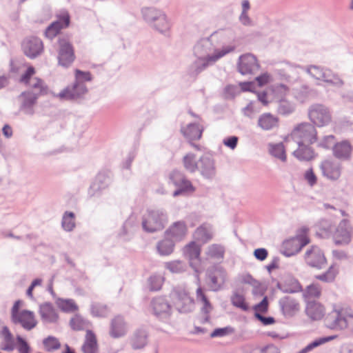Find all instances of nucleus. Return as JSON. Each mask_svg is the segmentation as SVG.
Instances as JSON below:
<instances>
[{
  "label": "nucleus",
  "instance_id": "obj_1",
  "mask_svg": "<svg viewBox=\"0 0 353 353\" xmlns=\"http://www.w3.org/2000/svg\"><path fill=\"white\" fill-rule=\"evenodd\" d=\"M290 138L298 145L293 152V155L302 161H309L314 159V151L311 145L318 140L315 126L307 122H303L296 125L291 132Z\"/></svg>",
  "mask_w": 353,
  "mask_h": 353
},
{
  "label": "nucleus",
  "instance_id": "obj_2",
  "mask_svg": "<svg viewBox=\"0 0 353 353\" xmlns=\"http://www.w3.org/2000/svg\"><path fill=\"white\" fill-rule=\"evenodd\" d=\"M168 223L166 211L162 208L148 209L142 216L143 230L148 233L163 230Z\"/></svg>",
  "mask_w": 353,
  "mask_h": 353
},
{
  "label": "nucleus",
  "instance_id": "obj_3",
  "mask_svg": "<svg viewBox=\"0 0 353 353\" xmlns=\"http://www.w3.org/2000/svg\"><path fill=\"white\" fill-rule=\"evenodd\" d=\"M308 117L312 124L319 128L327 125L332 120L330 109L321 103H314L309 107Z\"/></svg>",
  "mask_w": 353,
  "mask_h": 353
},
{
  "label": "nucleus",
  "instance_id": "obj_4",
  "mask_svg": "<svg viewBox=\"0 0 353 353\" xmlns=\"http://www.w3.org/2000/svg\"><path fill=\"white\" fill-rule=\"evenodd\" d=\"M234 46H223L221 49H214L213 44L209 39H204L198 42L194 48L195 57H201L205 59L212 57L217 54L225 52V55L234 50Z\"/></svg>",
  "mask_w": 353,
  "mask_h": 353
},
{
  "label": "nucleus",
  "instance_id": "obj_5",
  "mask_svg": "<svg viewBox=\"0 0 353 353\" xmlns=\"http://www.w3.org/2000/svg\"><path fill=\"white\" fill-rule=\"evenodd\" d=\"M152 314L160 321L168 322L172 316V308L164 296H157L150 303Z\"/></svg>",
  "mask_w": 353,
  "mask_h": 353
},
{
  "label": "nucleus",
  "instance_id": "obj_6",
  "mask_svg": "<svg viewBox=\"0 0 353 353\" xmlns=\"http://www.w3.org/2000/svg\"><path fill=\"white\" fill-rule=\"evenodd\" d=\"M169 181L176 188V190L174 191L172 194L174 197H176L187 192H192L194 190L192 183L186 178L183 172L179 170H173L170 174Z\"/></svg>",
  "mask_w": 353,
  "mask_h": 353
},
{
  "label": "nucleus",
  "instance_id": "obj_7",
  "mask_svg": "<svg viewBox=\"0 0 353 353\" xmlns=\"http://www.w3.org/2000/svg\"><path fill=\"white\" fill-rule=\"evenodd\" d=\"M227 278L225 270L219 266L213 267L207 272V285L210 290L218 292L223 288Z\"/></svg>",
  "mask_w": 353,
  "mask_h": 353
},
{
  "label": "nucleus",
  "instance_id": "obj_8",
  "mask_svg": "<svg viewBox=\"0 0 353 353\" xmlns=\"http://www.w3.org/2000/svg\"><path fill=\"white\" fill-rule=\"evenodd\" d=\"M174 306L179 312H190L194 308V300L181 288H176L172 293Z\"/></svg>",
  "mask_w": 353,
  "mask_h": 353
},
{
  "label": "nucleus",
  "instance_id": "obj_9",
  "mask_svg": "<svg viewBox=\"0 0 353 353\" xmlns=\"http://www.w3.org/2000/svg\"><path fill=\"white\" fill-rule=\"evenodd\" d=\"M236 67L238 72L242 75H249L256 72L259 70L260 65L254 54L246 53L239 57Z\"/></svg>",
  "mask_w": 353,
  "mask_h": 353
},
{
  "label": "nucleus",
  "instance_id": "obj_10",
  "mask_svg": "<svg viewBox=\"0 0 353 353\" xmlns=\"http://www.w3.org/2000/svg\"><path fill=\"white\" fill-rule=\"evenodd\" d=\"M323 177L331 181L339 180L342 174V164L334 159H325L319 165Z\"/></svg>",
  "mask_w": 353,
  "mask_h": 353
},
{
  "label": "nucleus",
  "instance_id": "obj_11",
  "mask_svg": "<svg viewBox=\"0 0 353 353\" xmlns=\"http://www.w3.org/2000/svg\"><path fill=\"white\" fill-rule=\"evenodd\" d=\"M278 304L280 312L285 319L294 317L301 310L299 300L289 295L280 298Z\"/></svg>",
  "mask_w": 353,
  "mask_h": 353
},
{
  "label": "nucleus",
  "instance_id": "obj_12",
  "mask_svg": "<svg viewBox=\"0 0 353 353\" xmlns=\"http://www.w3.org/2000/svg\"><path fill=\"white\" fill-rule=\"evenodd\" d=\"M225 55V52L217 54L209 57L208 59L201 57H196V59L192 63L188 68V74L191 77H196L209 66L214 65L219 59Z\"/></svg>",
  "mask_w": 353,
  "mask_h": 353
},
{
  "label": "nucleus",
  "instance_id": "obj_13",
  "mask_svg": "<svg viewBox=\"0 0 353 353\" xmlns=\"http://www.w3.org/2000/svg\"><path fill=\"white\" fill-rule=\"evenodd\" d=\"M58 63L59 65L68 68L74 61L75 56L72 44L66 39H59L58 50Z\"/></svg>",
  "mask_w": 353,
  "mask_h": 353
},
{
  "label": "nucleus",
  "instance_id": "obj_14",
  "mask_svg": "<svg viewBox=\"0 0 353 353\" xmlns=\"http://www.w3.org/2000/svg\"><path fill=\"white\" fill-rule=\"evenodd\" d=\"M347 310L334 309L330 312L325 319V325L331 330H343L346 329L345 323Z\"/></svg>",
  "mask_w": 353,
  "mask_h": 353
},
{
  "label": "nucleus",
  "instance_id": "obj_15",
  "mask_svg": "<svg viewBox=\"0 0 353 353\" xmlns=\"http://www.w3.org/2000/svg\"><path fill=\"white\" fill-rule=\"evenodd\" d=\"M206 179L212 180L216 174V167L214 157L211 154H203L199 157L198 170Z\"/></svg>",
  "mask_w": 353,
  "mask_h": 353
},
{
  "label": "nucleus",
  "instance_id": "obj_16",
  "mask_svg": "<svg viewBox=\"0 0 353 353\" xmlns=\"http://www.w3.org/2000/svg\"><path fill=\"white\" fill-rule=\"evenodd\" d=\"M87 92L88 88L85 84L74 81L72 85H68L60 92L57 97L61 100L77 101L83 99Z\"/></svg>",
  "mask_w": 353,
  "mask_h": 353
},
{
  "label": "nucleus",
  "instance_id": "obj_17",
  "mask_svg": "<svg viewBox=\"0 0 353 353\" xmlns=\"http://www.w3.org/2000/svg\"><path fill=\"white\" fill-rule=\"evenodd\" d=\"M307 264L316 269H322L326 265L324 253L318 246H312L305 254Z\"/></svg>",
  "mask_w": 353,
  "mask_h": 353
},
{
  "label": "nucleus",
  "instance_id": "obj_18",
  "mask_svg": "<svg viewBox=\"0 0 353 353\" xmlns=\"http://www.w3.org/2000/svg\"><path fill=\"white\" fill-rule=\"evenodd\" d=\"M11 321L14 324L21 325L28 331L32 330L37 325L34 313L28 310H21L20 313L11 318Z\"/></svg>",
  "mask_w": 353,
  "mask_h": 353
},
{
  "label": "nucleus",
  "instance_id": "obj_19",
  "mask_svg": "<svg viewBox=\"0 0 353 353\" xmlns=\"http://www.w3.org/2000/svg\"><path fill=\"white\" fill-rule=\"evenodd\" d=\"M24 54L30 59L39 56L43 50V42L36 37L26 39L22 43Z\"/></svg>",
  "mask_w": 353,
  "mask_h": 353
},
{
  "label": "nucleus",
  "instance_id": "obj_20",
  "mask_svg": "<svg viewBox=\"0 0 353 353\" xmlns=\"http://www.w3.org/2000/svg\"><path fill=\"white\" fill-rule=\"evenodd\" d=\"M38 97V94L33 91L23 92L19 97L21 101L20 110L26 114L32 115Z\"/></svg>",
  "mask_w": 353,
  "mask_h": 353
},
{
  "label": "nucleus",
  "instance_id": "obj_21",
  "mask_svg": "<svg viewBox=\"0 0 353 353\" xmlns=\"http://www.w3.org/2000/svg\"><path fill=\"white\" fill-rule=\"evenodd\" d=\"M187 225L184 221L173 223L164 232L165 236L173 240L175 243L182 241L186 236Z\"/></svg>",
  "mask_w": 353,
  "mask_h": 353
},
{
  "label": "nucleus",
  "instance_id": "obj_22",
  "mask_svg": "<svg viewBox=\"0 0 353 353\" xmlns=\"http://www.w3.org/2000/svg\"><path fill=\"white\" fill-rule=\"evenodd\" d=\"M39 314L43 323H56L59 318L57 310L50 302L39 305Z\"/></svg>",
  "mask_w": 353,
  "mask_h": 353
},
{
  "label": "nucleus",
  "instance_id": "obj_23",
  "mask_svg": "<svg viewBox=\"0 0 353 353\" xmlns=\"http://www.w3.org/2000/svg\"><path fill=\"white\" fill-rule=\"evenodd\" d=\"M352 146L349 141L344 140L336 143L332 147L334 157L341 161H348L351 159Z\"/></svg>",
  "mask_w": 353,
  "mask_h": 353
},
{
  "label": "nucleus",
  "instance_id": "obj_24",
  "mask_svg": "<svg viewBox=\"0 0 353 353\" xmlns=\"http://www.w3.org/2000/svg\"><path fill=\"white\" fill-rule=\"evenodd\" d=\"M70 23V16L68 13L63 14L59 19L52 22L46 30V37L50 39L54 38L61 29L68 26Z\"/></svg>",
  "mask_w": 353,
  "mask_h": 353
},
{
  "label": "nucleus",
  "instance_id": "obj_25",
  "mask_svg": "<svg viewBox=\"0 0 353 353\" xmlns=\"http://www.w3.org/2000/svg\"><path fill=\"white\" fill-rule=\"evenodd\" d=\"M334 241L336 244H347L350 242V226L347 219L342 220L339 224L336 230Z\"/></svg>",
  "mask_w": 353,
  "mask_h": 353
},
{
  "label": "nucleus",
  "instance_id": "obj_26",
  "mask_svg": "<svg viewBox=\"0 0 353 353\" xmlns=\"http://www.w3.org/2000/svg\"><path fill=\"white\" fill-rule=\"evenodd\" d=\"M277 288L284 293H296L302 290L299 281L291 275H286L282 281L277 283Z\"/></svg>",
  "mask_w": 353,
  "mask_h": 353
},
{
  "label": "nucleus",
  "instance_id": "obj_27",
  "mask_svg": "<svg viewBox=\"0 0 353 353\" xmlns=\"http://www.w3.org/2000/svg\"><path fill=\"white\" fill-rule=\"evenodd\" d=\"M127 325L121 316H117L112 319L110 323V335L114 339H118L126 334Z\"/></svg>",
  "mask_w": 353,
  "mask_h": 353
},
{
  "label": "nucleus",
  "instance_id": "obj_28",
  "mask_svg": "<svg viewBox=\"0 0 353 353\" xmlns=\"http://www.w3.org/2000/svg\"><path fill=\"white\" fill-rule=\"evenodd\" d=\"M109 179L103 174H99L91 184L88 194L90 196H99L108 186Z\"/></svg>",
  "mask_w": 353,
  "mask_h": 353
},
{
  "label": "nucleus",
  "instance_id": "obj_29",
  "mask_svg": "<svg viewBox=\"0 0 353 353\" xmlns=\"http://www.w3.org/2000/svg\"><path fill=\"white\" fill-rule=\"evenodd\" d=\"M183 252L189 259L190 266L196 271V265L199 263L200 247L195 242H191L184 248Z\"/></svg>",
  "mask_w": 353,
  "mask_h": 353
},
{
  "label": "nucleus",
  "instance_id": "obj_30",
  "mask_svg": "<svg viewBox=\"0 0 353 353\" xmlns=\"http://www.w3.org/2000/svg\"><path fill=\"white\" fill-rule=\"evenodd\" d=\"M198 288L196 291V299L198 302H201L203 304L201 307V312L205 315V321H208V314L212 310V306L206 296L203 289L201 288L200 285V280L198 279L197 280Z\"/></svg>",
  "mask_w": 353,
  "mask_h": 353
},
{
  "label": "nucleus",
  "instance_id": "obj_31",
  "mask_svg": "<svg viewBox=\"0 0 353 353\" xmlns=\"http://www.w3.org/2000/svg\"><path fill=\"white\" fill-rule=\"evenodd\" d=\"M130 343L134 350L143 348L148 343V332L143 328L136 330L130 338Z\"/></svg>",
  "mask_w": 353,
  "mask_h": 353
},
{
  "label": "nucleus",
  "instance_id": "obj_32",
  "mask_svg": "<svg viewBox=\"0 0 353 353\" xmlns=\"http://www.w3.org/2000/svg\"><path fill=\"white\" fill-rule=\"evenodd\" d=\"M257 125L263 130L269 131L279 126V119L270 113H263L259 116Z\"/></svg>",
  "mask_w": 353,
  "mask_h": 353
},
{
  "label": "nucleus",
  "instance_id": "obj_33",
  "mask_svg": "<svg viewBox=\"0 0 353 353\" xmlns=\"http://www.w3.org/2000/svg\"><path fill=\"white\" fill-rule=\"evenodd\" d=\"M203 128L198 123H190L186 127L181 128V132L190 141L199 140L202 137Z\"/></svg>",
  "mask_w": 353,
  "mask_h": 353
},
{
  "label": "nucleus",
  "instance_id": "obj_34",
  "mask_svg": "<svg viewBox=\"0 0 353 353\" xmlns=\"http://www.w3.org/2000/svg\"><path fill=\"white\" fill-rule=\"evenodd\" d=\"M306 314L312 320L321 319L325 314L324 307L314 301H307L305 308Z\"/></svg>",
  "mask_w": 353,
  "mask_h": 353
},
{
  "label": "nucleus",
  "instance_id": "obj_35",
  "mask_svg": "<svg viewBox=\"0 0 353 353\" xmlns=\"http://www.w3.org/2000/svg\"><path fill=\"white\" fill-rule=\"evenodd\" d=\"M83 353H97L98 344L97 337L92 330H87L84 343L81 347Z\"/></svg>",
  "mask_w": 353,
  "mask_h": 353
},
{
  "label": "nucleus",
  "instance_id": "obj_36",
  "mask_svg": "<svg viewBox=\"0 0 353 353\" xmlns=\"http://www.w3.org/2000/svg\"><path fill=\"white\" fill-rule=\"evenodd\" d=\"M293 94L297 101L303 103L314 98L316 95V92L314 90L306 85H303L295 89Z\"/></svg>",
  "mask_w": 353,
  "mask_h": 353
},
{
  "label": "nucleus",
  "instance_id": "obj_37",
  "mask_svg": "<svg viewBox=\"0 0 353 353\" xmlns=\"http://www.w3.org/2000/svg\"><path fill=\"white\" fill-rule=\"evenodd\" d=\"M175 243L173 240L165 236L163 239L157 242V252L160 256H169L174 252Z\"/></svg>",
  "mask_w": 353,
  "mask_h": 353
},
{
  "label": "nucleus",
  "instance_id": "obj_38",
  "mask_svg": "<svg viewBox=\"0 0 353 353\" xmlns=\"http://www.w3.org/2000/svg\"><path fill=\"white\" fill-rule=\"evenodd\" d=\"M321 81L337 88H341L344 84L343 81L336 73L325 67L323 70Z\"/></svg>",
  "mask_w": 353,
  "mask_h": 353
},
{
  "label": "nucleus",
  "instance_id": "obj_39",
  "mask_svg": "<svg viewBox=\"0 0 353 353\" xmlns=\"http://www.w3.org/2000/svg\"><path fill=\"white\" fill-rule=\"evenodd\" d=\"M199 158L197 159L196 156L188 152L185 154L182 159V163L184 169L189 173L193 174L198 170Z\"/></svg>",
  "mask_w": 353,
  "mask_h": 353
},
{
  "label": "nucleus",
  "instance_id": "obj_40",
  "mask_svg": "<svg viewBox=\"0 0 353 353\" xmlns=\"http://www.w3.org/2000/svg\"><path fill=\"white\" fill-rule=\"evenodd\" d=\"M230 301L232 304L236 307L240 308L243 311L249 310V306L245 302V295L239 289L234 290L232 292Z\"/></svg>",
  "mask_w": 353,
  "mask_h": 353
},
{
  "label": "nucleus",
  "instance_id": "obj_41",
  "mask_svg": "<svg viewBox=\"0 0 353 353\" xmlns=\"http://www.w3.org/2000/svg\"><path fill=\"white\" fill-rule=\"evenodd\" d=\"M194 237L198 241L208 242L212 238L211 227L205 225H201L195 230Z\"/></svg>",
  "mask_w": 353,
  "mask_h": 353
},
{
  "label": "nucleus",
  "instance_id": "obj_42",
  "mask_svg": "<svg viewBox=\"0 0 353 353\" xmlns=\"http://www.w3.org/2000/svg\"><path fill=\"white\" fill-rule=\"evenodd\" d=\"M141 13L143 19L148 23H154L158 19L160 16H162L161 19L164 21L163 12L154 8H145L141 10Z\"/></svg>",
  "mask_w": 353,
  "mask_h": 353
},
{
  "label": "nucleus",
  "instance_id": "obj_43",
  "mask_svg": "<svg viewBox=\"0 0 353 353\" xmlns=\"http://www.w3.org/2000/svg\"><path fill=\"white\" fill-rule=\"evenodd\" d=\"M294 67L288 62L279 63L274 69V72L281 79L290 81V73L293 71Z\"/></svg>",
  "mask_w": 353,
  "mask_h": 353
},
{
  "label": "nucleus",
  "instance_id": "obj_44",
  "mask_svg": "<svg viewBox=\"0 0 353 353\" xmlns=\"http://www.w3.org/2000/svg\"><path fill=\"white\" fill-rule=\"evenodd\" d=\"M91 314L97 318H105L109 315L110 310L106 305L92 303L90 305Z\"/></svg>",
  "mask_w": 353,
  "mask_h": 353
},
{
  "label": "nucleus",
  "instance_id": "obj_45",
  "mask_svg": "<svg viewBox=\"0 0 353 353\" xmlns=\"http://www.w3.org/2000/svg\"><path fill=\"white\" fill-rule=\"evenodd\" d=\"M225 249L219 244H212L207 248L206 255L209 258L222 259L224 256Z\"/></svg>",
  "mask_w": 353,
  "mask_h": 353
},
{
  "label": "nucleus",
  "instance_id": "obj_46",
  "mask_svg": "<svg viewBox=\"0 0 353 353\" xmlns=\"http://www.w3.org/2000/svg\"><path fill=\"white\" fill-rule=\"evenodd\" d=\"M268 146L269 152L273 157L282 161H285L286 154L284 145L282 143H270Z\"/></svg>",
  "mask_w": 353,
  "mask_h": 353
},
{
  "label": "nucleus",
  "instance_id": "obj_47",
  "mask_svg": "<svg viewBox=\"0 0 353 353\" xmlns=\"http://www.w3.org/2000/svg\"><path fill=\"white\" fill-rule=\"evenodd\" d=\"M33 90V92L38 94V97L47 92L48 88L44 81L39 78H33L28 84Z\"/></svg>",
  "mask_w": 353,
  "mask_h": 353
},
{
  "label": "nucleus",
  "instance_id": "obj_48",
  "mask_svg": "<svg viewBox=\"0 0 353 353\" xmlns=\"http://www.w3.org/2000/svg\"><path fill=\"white\" fill-rule=\"evenodd\" d=\"M61 225L63 229L66 232L73 230L75 227L74 213L68 211L65 212L62 217Z\"/></svg>",
  "mask_w": 353,
  "mask_h": 353
},
{
  "label": "nucleus",
  "instance_id": "obj_49",
  "mask_svg": "<svg viewBox=\"0 0 353 353\" xmlns=\"http://www.w3.org/2000/svg\"><path fill=\"white\" fill-rule=\"evenodd\" d=\"M336 336H329L325 337H321L315 339L310 343H309L307 345H306L304 348H303L301 350H300L297 353H308L309 352L312 351L313 349L328 342L334 339H335Z\"/></svg>",
  "mask_w": 353,
  "mask_h": 353
},
{
  "label": "nucleus",
  "instance_id": "obj_50",
  "mask_svg": "<svg viewBox=\"0 0 353 353\" xmlns=\"http://www.w3.org/2000/svg\"><path fill=\"white\" fill-rule=\"evenodd\" d=\"M164 267L173 274H180L186 270L185 264L179 260L165 262L164 263Z\"/></svg>",
  "mask_w": 353,
  "mask_h": 353
},
{
  "label": "nucleus",
  "instance_id": "obj_51",
  "mask_svg": "<svg viewBox=\"0 0 353 353\" xmlns=\"http://www.w3.org/2000/svg\"><path fill=\"white\" fill-rule=\"evenodd\" d=\"M57 306L63 312H72L78 310V306L72 299H57L56 301Z\"/></svg>",
  "mask_w": 353,
  "mask_h": 353
},
{
  "label": "nucleus",
  "instance_id": "obj_52",
  "mask_svg": "<svg viewBox=\"0 0 353 353\" xmlns=\"http://www.w3.org/2000/svg\"><path fill=\"white\" fill-rule=\"evenodd\" d=\"M321 293V289L318 284L312 283L308 285L303 292V297L306 302L312 299L319 298Z\"/></svg>",
  "mask_w": 353,
  "mask_h": 353
},
{
  "label": "nucleus",
  "instance_id": "obj_53",
  "mask_svg": "<svg viewBox=\"0 0 353 353\" xmlns=\"http://www.w3.org/2000/svg\"><path fill=\"white\" fill-rule=\"evenodd\" d=\"M164 278L159 274L152 275L148 279L149 289L151 291H158L161 288Z\"/></svg>",
  "mask_w": 353,
  "mask_h": 353
},
{
  "label": "nucleus",
  "instance_id": "obj_54",
  "mask_svg": "<svg viewBox=\"0 0 353 353\" xmlns=\"http://www.w3.org/2000/svg\"><path fill=\"white\" fill-rule=\"evenodd\" d=\"M43 344L47 352H52L60 348L61 343L59 340L52 336H49L44 339Z\"/></svg>",
  "mask_w": 353,
  "mask_h": 353
},
{
  "label": "nucleus",
  "instance_id": "obj_55",
  "mask_svg": "<svg viewBox=\"0 0 353 353\" xmlns=\"http://www.w3.org/2000/svg\"><path fill=\"white\" fill-rule=\"evenodd\" d=\"M294 106L290 101L286 100H281L277 106V111L279 114L287 115L293 112Z\"/></svg>",
  "mask_w": 353,
  "mask_h": 353
},
{
  "label": "nucleus",
  "instance_id": "obj_56",
  "mask_svg": "<svg viewBox=\"0 0 353 353\" xmlns=\"http://www.w3.org/2000/svg\"><path fill=\"white\" fill-rule=\"evenodd\" d=\"M325 67L310 65L305 67V70L307 74L316 80H321Z\"/></svg>",
  "mask_w": 353,
  "mask_h": 353
},
{
  "label": "nucleus",
  "instance_id": "obj_57",
  "mask_svg": "<svg viewBox=\"0 0 353 353\" xmlns=\"http://www.w3.org/2000/svg\"><path fill=\"white\" fill-rule=\"evenodd\" d=\"M162 16H160L158 19L156 21V22L153 23L154 28L158 30L159 32L163 33L165 32L167 30L170 28V24L168 22V20L167 19L166 14L163 12V18L164 21H163V19H161Z\"/></svg>",
  "mask_w": 353,
  "mask_h": 353
},
{
  "label": "nucleus",
  "instance_id": "obj_58",
  "mask_svg": "<svg viewBox=\"0 0 353 353\" xmlns=\"http://www.w3.org/2000/svg\"><path fill=\"white\" fill-rule=\"evenodd\" d=\"M92 79V74L90 72H84L79 69L75 70V82L85 84V81H91Z\"/></svg>",
  "mask_w": 353,
  "mask_h": 353
},
{
  "label": "nucleus",
  "instance_id": "obj_59",
  "mask_svg": "<svg viewBox=\"0 0 353 353\" xmlns=\"http://www.w3.org/2000/svg\"><path fill=\"white\" fill-rule=\"evenodd\" d=\"M335 137L334 135L324 136L317 143V146L324 149H332L335 144Z\"/></svg>",
  "mask_w": 353,
  "mask_h": 353
},
{
  "label": "nucleus",
  "instance_id": "obj_60",
  "mask_svg": "<svg viewBox=\"0 0 353 353\" xmlns=\"http://www.w3.org/2000/svg\"><path fill=\"white\" fill-rule=\"evenodd\" d=\"M70 325L73 330H82L85 327V321L80 316L76 315L70 319Z\"/></svg>",
  "mask_w": 353,
  "mask_h": 353
},
{
  "label": "nucleus",
  "instance_id": "obj_61",
  "mask_svg": "<svg viewBox=\"0 0 353 353\" xmlns=\"http://www.w3.org/2000/svg\"><path fill=\"white\" fill-rule=\"evenodd\" d=\"M256 103L250 101L246 107L243 109V114L250 119L254 118L255 114L258 112L256 110Z\"/></svg>",
  "mask_w": 353,
  "mask_h": 353
},
{
  "label": "nucleus",
  "instance_id": "obj_62",
  "mask_svg": "<svg viewBox=\"0 0 353 353\" xmlns=\"http://www.w3.org/2000/svg\"><path fill=\"white\" fill-rule=\"evenodd\" d=\"M335 272L332 267H330L329 270L325 273L316 276V278L320 281L325 282L332 281L335 278Z\"/></svg>",
  "mask_w": 353,
  "mask_h": 353
},
{
  "label": "nucleus",
  "instance_id": "obj_63",
  "mask_svg": "<svg viewBox=\"0 0 353 353\" xmlns=\"http://www.w3.org/2000/svg\"><path fill=\"white\" fill-rule=\"evenodd\" d=\"M234 329L231 327H225L221 328L215 329L211 334L212 338L221 337L228 335L230 333L233 332Z\"/></svg>",
  "mask_w": 353,
  "mask_h": 353
},
{
  "label": "nucleus",
  "instance_id": "obj_64",
  "mask_svg": "<svg viewBox=\"0 0 353 353\" xmlns=\"http://www.w3.org/2000/svg\"><path fill=\"white\" fill-rule=\"evenodd\" d=\"M17 341L19 343L18 351L20 353H29L30 351V347L21 336H17Z\"/></svg>",
  "mask_w": 353,
  "mask_h": 353
}]
</instances>
